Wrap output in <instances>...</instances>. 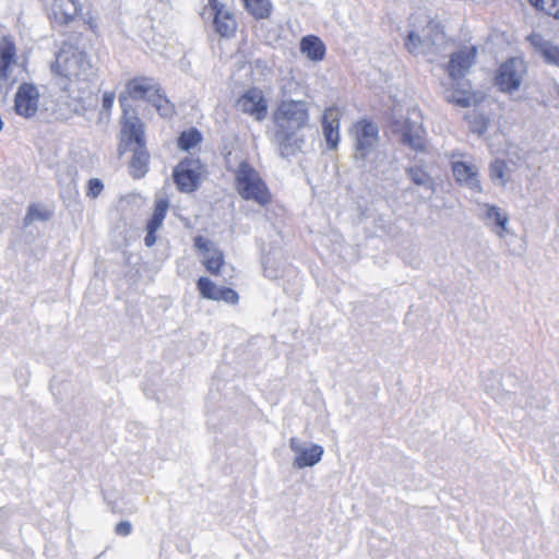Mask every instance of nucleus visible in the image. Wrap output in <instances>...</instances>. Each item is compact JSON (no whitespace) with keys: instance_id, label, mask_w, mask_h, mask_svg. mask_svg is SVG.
I'll return each mask as SVG.
<instances>
[{"instance_id":"1","label":"nucleus","mask_w":559,"mask_h":559,"mask_svg":"<svg viewBox=\"0 0 559 559\" xmlns=\"http://www.w3.org/2000/svg\"><path fill=\"white\" fill-rule=\"evenodd\" d=\"M280 154L283 157L295 156L305 142L298 131L309 126V108L304 100H281L273 111Z\"/></svg>"},{"instance_id":"2","label":"nucleus","mask_w":559,"mask_h":559,"mask_svg":"<svg viewBox=\"0 0 559 559\" xmlns=\"http://www.w3.org/2000/svg\"><path fill=\"white\" fill-rule=\"evenodd\" d=\"M132 151L129 162V174L135 179H142L150 170L151 155L146 147L145 124L140 117L128 115L120 117V134L118 152L120 155Z\"/></svg>"},{"instance_id":"3","label":"nucleus","mask_w":559,"mask_h":559,"mask_svg":"<svg viewBox=\"0 0 559 559\" xmlns=\"http://www.w3.org/2000/svg\"><path fill=\"white\" fill-rule=\"evenodd\" d=\"M235 189L243 200L261 206L272 202V192L266 182L248 160L240 162L235 170Z\"/></svg>"},{"instance_id":"4","label":"nucleus","mask_w":559,"mask_h":559,"mask_svg":"<svg viewBox=\"0 0 559 559\" xmlns=\"http://www.w3.org/2000/svg\"><path fill=\"white\" fill-rule=\"evenodd\" d=\"M527 72L528 64L523 58H508L498 67L493 84L500 92L511 94L521 87Z\"/></svg>"},{"instance_id":"5","label":"nucleus","mask_w":559,"mask_h":559,"mask_svg":"<svg viewBox=\"0 0 559 559\" xmlns=\"http://www.w3.org/2000/svg\"><path fill=\"white\" fill-rule=\"evenodd\" d=\"M205 174V166L198 157L182 158L173 170L176 188L181 193H192L199 189Z\"/></svg>"},{"instance_id":"6","label":"nucleus","mask_w":559,"mask_h":559,"mask_svg":"<svg viewBox=\"0 0 559 559\" xmlns=\"http://www.w3.org/2000/svg\"><path fill=\"white\" fill-rule=\"evenodd\" d=\"M159 84L152 78L147 76H135L127 81L124 93L120 94L119 103L122 109L121 117L124 116V109L128 115L139 117L136 109L129 103L130 99L139 100L146 99L147 102L158 92Z\"/></svg>"},{"instance_id":"7","label":"nucleus","mask_w":559,"mask_h":559,"mask_svg":"<svg viewBox=\"0 0 559 559\" xmlns=\"http://www.w3.org/2000/svg\"><path fill=\"white\" fill-rule=\"evenodd\" d=\"M354 157L365 160L379 141L378 126L369 119H360L353 124Z\"/></svg>"},{"instance_id":"8","label":"nucleus","mask_w":559,"mask_h":559,"mask_svg":"<svg viewBox=\"0 0 559 559\" xmlns=\"http://www.w3.org/2000/svg\"><path fill=\"white\" fill-rule=\"evenodd\" d=\"M478 56V47L472 44L461 45L454 50L445 66L449 76L456 81L463 79L475 66Z\"/></svg>"},{"instance_id":"9","label":"nucleus","mask_w":559,"mask_h":559,"mask_svg":"<svg viewBox=\"0 0 559 559\" xmlns=\"http://www.w3.org/2000/svg\"><path fill=\"white\" fill-rule=\"evenodd\" d=\"M40 106V93L38 87L28 82H23L14 95V112L25 119L35 117Z\"/></svg>"},{"instance_id":"10","label":"nucleus","mask_w":559,"mask_h":559,"mask_svg":"<svg viewBox=\"0 0 559 559\" xmlns=\"http://www.w3.org/2000/svg\"><path fill=\"white\" fill-rule=\"evenodd\" d=\"M236 106L242 114L253 117L257 121H262L267 116L269 103L263 91L259 87L246 90L238 97Z\"/></svg>"},{"instance_id":"11","label":"nucleus","mask_w":559,"mask_h":559,"mask_svg":"<svg viewBox=\"0 0 559 559\" xmlns=\"http://www.w3.org/2000/svg\"><path fill=\"white\" fill-rule=\"evenodd\" d=\"M194 247L202 255L204 269L212 275H219L226 263L224 252L203 236L194 238Z\"/></svg>"},{"instance_id":"12","label":"nucleus","mask_w":559,"mask_h":559,"mask_svg":"<svg viewBox=\"0 0 559 559\" xmlns=\"http://www.w3.org/2000/svg\"><path fill=\"white\" fill-rule=\"evenodd\" d=\"M197 288L204 299L224 301L228 305H237L239 301V295L236 290L226 286H217L206 276L199 277Z\"/></svg>"},{"instance_id":"13","label":"nucleus","mask_w":559,"mask_h":559,"mask_svg":"<svg viewBox=\"0 0 559 559\" xmlns=\"http://www.w3.org/2000/svg\"><path fill=\"white\" fill-rule=\"evenodd\" d=\"M289 448L295 453L294 466L300 469L319 463L324 453L323 448L319 444L302 448L300 441L295 437L289 439Z\"/></svg>"},{"instance_id":"14","label":"nucleus","mask_w":559,"mask_h":559,"mask_svg":"<svg viewBox=\"0 0 559 559\" xmlns=\"http://www.w3.org/2000/svg\"><path fill=\"white\" fill-rule=\"evenodd\" d=\"M84 56L82 53H72L71 56L59 52L56 61L51 64V70L59 76L66 79H79L81 75V68L84 66Z\"/></svg>"},{"instance_id":"15","label":"nucleus","mask_w":559,"mask_h":559,"mask_svg":"<svg viewBox=\"0 0 559 559\" xmlns=\"http://www.w3.org/2000/svg\"><path fill=\"white\" fill-rule=\"evenodd\" d=\"M80 14L75 0H53L48 17L53 26H67Z\"/></svg>"},{"instance_id":"16","label":"nucleus","mask_w":559,"mask_h":559,"mask_svg":"<svg viewBox=\"0 0 559 559\" xmlns=\"http://www.w3.org/2000/svg\"><path fill=\"white\" fill-rule=\"evenodd\" d=\"M342 112L337 107H328L322 116L324 139L330 150H336L340 142V122Z\"/></svg>"},{"instance_id":"17","label":"nucleus","mask_w":559,"mask_h":559,"mask_svg":"<svg viewBox=\"0 0 559 559\" xmlns=\"http://www.w3.org/2000/svg\"><path fill=\"white\" fill-rule=\"evenodd\" d=\"M401 133V142L416 152L427 150V133L423 124H414L406 120L399 130Z\"/></svg>"},{"instance_id":"18","label":"nucleus","mask_w":559,"mask_h":559,"mask_svg":"<svg viewBox=\"0 0 559 559\" xmlns=\"http://www.w3.org/2000/svg\"><path fill=\"white\" fill-rule=\"evenodd\" d=\"M16 45L12 36L0 38V81H7L11 69L16 62Z\"/></svg>"},{"instance_id":"19","label":"nucleus","mask_w":559,"mask_h":559,"mask_svg":"<svg viewBox=\"0 0 559 559\" xmlns=\"http://www.w3.org/2000/svg\"><path fill=\"white\" fill-rule=\"evenodd\" d=\"M451 169L457 183L466 185L476 191H481V186L478 180V174L475 166L465 162H453L451 164Z\"/></svg>"},{"instance_id":"20","label":"nucleus","mask_w":559,"mask_h":559,"mask_svg":"<svg viewBox=\"0 0 559 559\" xmlns=\"http://www.w3.org/2000/svg\"><path fill=\"white\" fill-rule=\"evenodd\" d=\"M526 39L540 53L545 62L559 68V46L545 40L539 33H532Z\"/></svg>"},{"instance_id":"21","label":"nucleus","mask_w":559,"mask_h":559,"mask_svg":"<svg viewBox=\"0 0 559 559\" xmlns=\"http://www.w3.org/2000/svg\"><path fill=\"white\" fill-rule=\"evenodd\" d=\"M214 11V26L216 32L223 37H233L237 31V22L234 15L224 10V7L217 2L216 7H211Z\"/></svg>"},{"instance_id":"22","label":"nucleus","mask_w":559,"mask_h":559,"mask_svg":"<svg viewBox=\"0 0 559 559\" xmlns=\"http://www.w3.org/2000/svg\"><path fill=\"white\" fill-rule=\"evenodd\" d=\"M299 49L309 60L322 61L326 55L325 44L317 35H306L300 39Z\"/></svg>"},{"instance_id":"23","label":"nucleus","mask_w":559,"mask_h":559,"mask_svg":"<svg viewBox=\"0 0 559 559\" xmlns=\"http://www.w3.org/2000/svg\"><path fill=\"white\" fill-rule=\"evenodd\" d=\"M245 10L257 21L269 20L273 13L271 0H241Z\"/></svg>"},{"instance_id":"24","label":"nucleus","mask_w":559,"mask_h":559,"mask_svg":"<svg viewBox=\"0 0 559 559\" xmlns=\"http://www.w3.org/2000/svg\"><path fill=\"white\" fill-rule=\"evenodd\" d=\"M203 138L197 128H190L180 133L177 139V145L181 151L189 152L195 146L200 145Z\"/></svg>"},{"instance_id":"25","label":"nucleus","mask_w":559,"mask_h":559,"mask_svg":"<svg viewBox=\"0 0 559 559\" xmlns=\"http://www.w3.org/2000/svg\"><path fill=\"white\" fill-rule=\"evenodd\" d=\"M148 102L162 117H171L176 112L175 105L166 97L160 86L158 87V92L154 93Z\"/></svg>"},{"instance_id":"26","label":"nucleus","mask_w":559,"mask_h":559,"mask_svg":"<svg viewBox=\"0 0 559 559\" xmlns=\"http://www.w3.org/2000/svg\"><path fill=\"white\" fill-rule=\"evenodd\" d=\"M167 210H168V201L166 199H160V200L156 201L153 215L146 225V229H151L152 231H157L158 228L163 224V221L166 216Z\"/></svg>"},{"instance_id":"27","label":"nucleus","mask_w":559,"mask_h":559,"mask_svg":"<svg viewBox=\"0 0 559 559\" xmlns=\"http://www.w3.org/2000/svg\"><path fill=\"white\" fill-rule=\"evenodd\" d=\"M167 210H168V201L166 199H160V200L156 201L153 215L146 225V229H151L152 231H157L158 228L163 224V221L166 216Z\"/></svg>"},{"instance_id":"28","label":"nucleus","mask_w":559,"mask_h":559,"mask_svg":"<svg viewBox=\"0 0 559 559\" xmlns=\"http://www.w3.org/2000/svg\"><path fill=\"white\" fill-rule=\"evenodd\" d=\"M448 102L462 108H467L475 105L478 98L476 94L471 91L455 90L453 94L448 97Z\"/></svg>"},{"instance_id":"29","label":"nucleus","mask_w":559,"mask_h":559,"mask_svg":"<svg viewBox=\"0 0 559 559\" xmlns=\"http://www.w3.org/2000/svg\"><path fill=\"white\" fill-rule=\"evenodd\" d=\"M412 182L416 186L432 185V178L428 171L421 166H412L406 169Z\"/></svg>"},{"instance_id":"30","label":"nucleus","mask_w":559,"mask_h":559,"mask_svg":"<svg viewBox=\"0 0 559 559\" xmlns=\"http://www.w3.org/2000/svg\"><path fill=\"white\" fill-rule=\"evenodd\" d=\"M536 10L559 19V0H527Z\"/></svg>"},{"instance_id":"31","label":"nucleus","mask_w":559,"mask_h":559,"mask_svg":"<svg viewBox=\"0 0 559 559\" xmlns=\"http://www.w3.org/2000/svg\"><path fill=\"white\" fill-rule=\"evenodd\" d=\"M486 216L490 219H493L495 224L499 227V236L502 237L507 229L508 217L503 215L499 207L495 205H486Z\"/></svg>"},{"instance_id":"32","label":"nucleus","mask_w":559,"mask_h":559,"mask_svg":"<svg viewBox=\"0 0 559 559\" xmlns=\"http://www.w3.org/2000/svg\"><path fill=\"white\" fill-rule=\"evenodd\" d=\"M83 24L86 29L96 36L100 35V17L95 10H87L83 15Z\"/></svg>"},{"instance_id":"33","label":"nucleus","mask_w":559,"mask_h":559,"mask_svg":"<svg viewBox=\"0 0 559 559\" xmlns=\"http://www.w3.org/2000/svg\"><path fill=\"white\" fill-rule=\"evenodd\" d=\"M49 216L50 213L48 211H43L37 205L32 204L28 207L27 214L25 215L24 223L25 225H28L37 219L46 221L49 218Z\"/></svg>"},{"instance_id":"34","label":"nucleus","mask_w":559,"mask_h":559,"mask_svg":"<svg viewBox=\"0 0 559 559\" xmlns=\"http://www.w3.org/2000/svg\"><path fill=\"white\" fill-rule=\"evenodd\" d=\"M508 167L507 163L501 159H496L490 165V176L492 179L504 180L507 176Z\"/></svg>"},{"instance_id":"35","label":"nucleus","mask_w":559,"mask_h":559,"mask_svg":"<svg viewBox=\"0 0 559 559\" xmlns=\"http://www.w3.org/2000/svg\"><path fill=\"white\" fill-rule=\"evenodd\" d=\"M103 189V182L97 178H93L88 181L86 194L87 197L95 199L102 193Z\"/></svg>"},{"instance_id":"36","label":"nucleus","mask_w":559,"mask_h":559,"mask_svg":"<svg viewBox=\"0 0 559 559\" xmlns=\"http://www.w3.org/2000/svg\"><path fill=\"white\" fill-rule=\"evenodd\" d=\"M421 44V39L414 32H411L405 40V46L409 52H415Z\"/></svg>"},{"instance_id":"37","label":"nucleus","mask_w":559,"mask_h":559,"mask_svg":"<svg viewBox=\"0 0 559 559\" xmlns=\"http://www.w3.org/2000/svg\"><path fill=\"white\" fill-rule=\"evenodd\" d=\"M116 99L115 92H105L103 94L102 107L105 111L109 112Z\"/></svg>"},{"instance_id":"38","label":"nucleus","mask_w":559,"mask_h":559,"mask_svg":"<svg viewBox=\"0 0 559 559\" xmlns=\"http://www.w3.org/2000/svg\"><path fill=\"white\" fill-rule=\"evenodd\" d=\"M132 531V526L129 522L123 521L116 525L115 532L120 536H128Z\"/></svg>"},{"instance_id":"39","label":"nucleus","mask_w":559,"mask_h":559,"mask_svg":"<svg viewBox=\"0 0 559 559\" xmlns=\"http://www.w3.org/2000/svg\"><path fill=\"white\" fill-rule=\"evenodd\" d=\"M147 234L145 236V245L147 247H152L156 242V231H152L151 229H146Z\"/></svg>"},{"instance_id":"40","label":"nucleus","mask_w":559,"mask_h":559,"mask_svg":"<svg viewBox=\"0 0 559 559\" xmlns=\"http://www.w3.org/2000/svg\"><path fill=\"white\" fill-rule=\"evenodd\" d=\"M428 27H430L432 29V28H439L440 26H439V24H436L433 21H430L428 23Z\"/></svg>"},{"instance_id":"41","label":"nucleus","mask_w":559,"mask_h":559,"mask_svg":"<svg viewBox=\"0 0 559 559\" xmlns=\"http://www.w3.org/2000/svg\"><path fill=\"white\" fill-rule=\"evenodd\" d=\"M209 1V5L210 7H216L217 5V0H207Z\"/></svg>"}]
</instances>
